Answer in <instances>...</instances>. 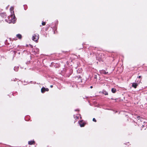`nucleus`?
Segmentation results:
<instances>
[{
    "mask_svg": "<svg viewBox=\"0 0 147 147\" xmlns=\"http://www.w3.org/2000/svg\"><path fill=\"white\" fill-rule=\"evenodd\" d=\"M9 20V23H14L16 20L15 16L13 13H11V16L8 17Z\"/></svg>",
    "mask_w": 147,
    "mask_h": 147,
    "instance_id": "obj_1",
    "label": "nucleus"
},
{
    "mask_svg": "<svg viewBox=\"0 0 147 147\" xmlns=\"http://www.w3.org/2000/svg\"><path fill=\"white\" fill-rule=\"evenodd\" d=\"M39 38V35L38 34H34L32 37V40L34 41L37 42Z\"/></svg>",
    "mask_w": 147,
    "mask_h": 147,
    "instance_id": "obj_2",
    "label": "nucleus"
},
{
    "mask_svg": "<svg viewBox=\"0 0 147 147\" xmlns=\"http://www.w3.org/2000/svg\"><path fill=\"white\" fill-rule=\"evenodd\" d=\"M49 90L48 88H45L43 87L41 89V91L43 93L45 91H48Z\"/></svg>",
    "mask_w": 147,
    "mask_h": 147,
    "instance_id": "obj_3",
    "label": "nucleus"
},
{
    "mask_svg": "<svg viewBox=\"0 0 147 147\" xmlns=\"http://www.w3.org/2000/svg\"><path fill=\"white\" fill-rule=\"evenodd\" d=\"M79 124L81 127H84L85 125V123L84 122H83L82 121H79Z\"/></svg>",
    "mask_w": 147,
    "mask_h": 147,
    "instance_id": "obj_4",
    "label": "nucleus"
},
{
    "mask_svg": "<svg viewBox=\"0 0 147 147\" xmlns=\"http://www.w3.org/2000/svg\"><path fill=\"white\" fill-rule=\"evenodd\" d=\"M138 84L137 83H133L132 84V86L134 87V88H136Z\"/></svg>",
    "mask_w": 147,
    "mask_h": 147,
    "instance_id": "obj_5",
    "label": "nucleus"
},
{
    "mask_svg": "<svg viewBox=\"0 0 147 147\" xmlns=\"http://www.w3.org/2000/svg\"><path fill=\"white\" fill-rule=\"evenodd\" d=\"M34 144V141H29L28 142V144L30 145Z\"/></svg>",
    "mask_w": 147,
    "mask_h": 147,
    "instance_id": "obj_6",
    "label": "nucleus"
},
{
    "mask_svg": "<svg viewBox=\"0 0 147 147\" xmlns=\"http://www.w3.org/2000/svg\"><path fill=\"white\" fill-rule=\"evenodd\" d=\"M111 91L113 93H115L116 92V90L115 88H113Z\"/></svg>",
    "mask_w": 147,
    "mask_h": 147,
    "instance_id": "obj_7",
    "label": "nucleus"
},
{
    "mask_svg": "<svg viewBox=\"0 0 147 147\" xmlns=\"http://www.w3.org/2000/svg\"><path fill=\"white\" fill-rule=\"evenodd\" d=\"M20 39L21 38L22 36L20 34H18L16 35Z\"/></svg>",
    "mask_w": 147,
    "mask_h": 147,
    "instance_id": "obj_8",
    "label": "nucleus"
},
{
    "mask_svg": "<svg viewBox=\"0 0 147 147\" xmlns=\"http://www.w3.org/2000/svg\"><path fill=\"white\" fill-rule=\"evenodd\" d=\"M10 10L11 11V13H13L14 12L13 11V8L11 7L10 9Z\"/></svg>",
    "mask_w": 147,
    "mask_h": 147,
    "instance_id": "obj_9",
    "label": "nucleus"
},
{
    "mask_svg": "<svg viewBox=\"0 0 147 147\" xmlns=\"http://www.w3.org/2000/svg\"><path fill=\"white\" fill-rule=\"evenodd\" d=\"M103 93L105 95H107L108 94V93L106 92H103Z\"/></svg>",
    "mask_w": 147,
    "mask_h": 147,
    "instance_id": "obj_10",
    "label": "nucleus"
},
{
    "mask_svg": "<svg viewBox=\"0 0 147 147\" xmlns=\"http://www.w3.org/2000/svg\"><path fill=\"white\" fill-rule=\"evenodd\" d=\"M42 25H45V23L44 22H43L42 23Z\"/></svg>",
    "mask_w": 147,
    "mask_h": 147,
    "instance_id": "obj_11",
    "label": "nucleus"
},
{
    "mask_svg": "<svg viewBox=\"0 0 147 147\" xmlns=\"http://www.w3.org/2000/svg\"><path fill=\"white\" fill-rule=\"evenodd\" d=\"M93 121H94L95 122H96V120L94 118L93 119Z\"/></svg>",
    "mask_w": 147,
    "mask_h": 147,
    "instance_id": "obj_12",
    "label": "nucleus"
},
{
    "mask_svg": "<svg viewBox=\"0 0 147 147\" xmlns=\"http://www.w3.org/2000/svg\"><path fill=\"white\" fill-rule=\"evenodd\" d=\"M138 78H141V76H139L138 77Z\"/></svg>",
    "mask_w": 147,
    "mask_h": 147,
    "instance_id": "obj_13",
    "label": "nucleus"
},
{
    "mask_svg": "<svg viewBox=\"0 0 147 147\" xmlns=\"http://www.w3.org/2000/svg\"><path fill=\"white\" fill-rule=\"evenodd\" d=\"M50 87H51V88H52L53 87V86L52 85H51L50 86Z\"/></svg>",
    "mask_w": 147,
    "mask_h": 147,
    "instance_id": "obj_14",
    "label": "nucleus"
},
{
    "mask_svg": "<svg viewBox=\"0 0 147 147\" xmlns=\"http://www.w3.org/2000/svg\"><path fill=\"white\" fill-rule=\"evenodd\" d=\"M90 88H92V86H90Z\"/></svg>",
    "mask_w": 147,
    "mask_h": 147,
    "instance_id": "obj_15",
    "label": "nucleus"
}]
</instances>
